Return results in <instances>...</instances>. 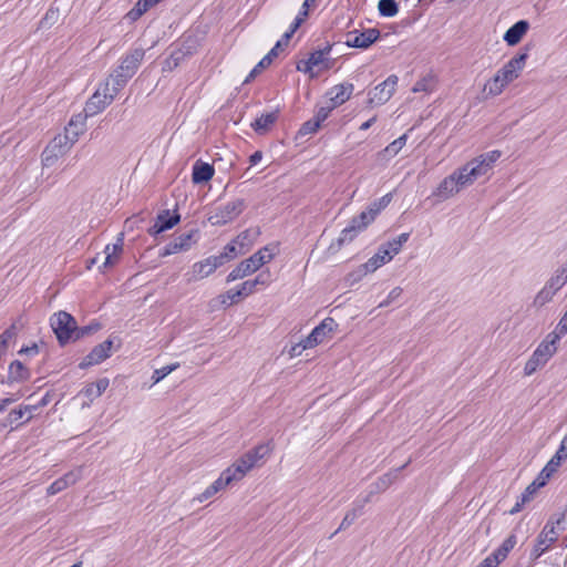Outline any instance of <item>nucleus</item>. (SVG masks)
I'll list each match as a JSON object with an SVG mask.
<instances>
[{
  "instance_id": "1",
  "label": "nucleus",
  "mask_w": 567,
  "mask_h": 567,
  "mask_svg": "<svg viewBox=\"0 0 567 567\" xmlns=\"http://www.w3.org/2000/svg\"><path fill=\"white\" fill-rule=\"evenodd\" d=\"M528 58V48L525 47L514 58H512L503 68H501L494 78L488 82V91L492 95H499L505 86L519 76Z\"/></svg>"
},
{
  "instance_id": "2",
  "label": "nucleus",
  "mask_w": 567,
  "mask_h": 567,
  "mask_svg": "<svg viewBox=\"0 0 567 567\" xmlns=\"http://www.w3.org/2000/svg\"><path fill=\"white\" fill-rule=\"evenodd\" d=\"M565 519L566 509L549 517L533 548L535 558L540 557L558 539L559 533L565 530Z\"/></svg>"
},
{
  "instance_id": "3",
  "label": "nucleus",
  "mask_w": 567,
  "mask_h": 567,
  "mask_svg": "<svg viewBox=\"0 0 567 567\" xmlns=\"http://www.w3.org/2000/svg\"><path fill=\"white\" fill-rule=\"evenodd\" d=\"M72 128H64V133L55 135L41 154L43 166H52L61 156L65 155L76 143V133Z\"/></svg>"
},
{
  "instance_id": "4",
  "label": "nucleus",
  "mask_w": 567,
  "mask_h": 567,
  "mask_svg": "<svg viewBox=\"0 0 567 567\" xmlns=\"http://www.w3.org/2000/svg\"><path fill=\"white\" fill-rule=\"evenodd\" d=\"M274 249L269 246H265L249 258L240 261L227 276L226 282L229 284L231 281L243 279L259 268H261L265 264H268L274 258Z\"/></svg>"
},
{
  "instance_id": "5",
  "label": "nucleus",
  "mask_w": 567,
  "mask_h": 567,
  "mask_svg": "<svg viewBox=\"0 0 567 567\" xmlns=\"http://www.w3.org/2000/svg\"><path fill=\"white\" fill-rule=\"evenodd\" d=\"M75 322L74 317L66 311H59L51 317L50 323L60 346L72 341Z\"/></svg>"
},
{
  "instance_id": "6",
  "label": "nucleus",
  "mask_w": 567,
  "mask_h": 567,
  "mask_svg": "<svg viewBox=\"0 0 567 567\" xmlns=\"http://www.w3.org/2000/svg\"><path fill=\"white\" fill-rule=\"evenodd\" d=\"M246 208V202L243 198H237L226 203L216 208V210L208 217V221L213 226H224L235 220Z\"/></svg>"
},
{
  "instance_id": "7",
  "label": "nucleus",
  "mask_w": 567,
  "mask_h": 567,
  "mask_svg": "<svg viewBox=\"0 0 567 567\" xmlns=\"http://www.w3.org/2000/svg\"><path fill=\"white\" fill-rule=\"evenodd\" d=\"M463 174L461 169L454 171L451 175L445 177L439 186L433 190L432 196L437 198L439 202L449 199L454 194L458 193L467 183H463Z\"/></svg>"
},
{
  "instance_id": "8",
  "label": "nucleus",
  "mask_w": 567,
  "mask_h": 567,
  "mask_svg": "<svg viewBox=\"0 0 567 567\" xmlns=\"http://www.w3.org/2000/svg\"><path fill=\"white\" fill-rule=\"evenodd\" d=\"M367 227V223H363L358 216L353 217L349 226L342 229L339 237L330 244L328 251L330 254L338 252L346 244L352 243Z\"/></svg>"
},
{
  "instance_id": "9",
  "label": "nucleus",
  "mask_w": 567,
  "mask_h": 567,
  "mask_svg": "<svg viewBox=\"0 0 567 567\" xmlns=\"http://www.w3.org/2000/svg\"><path fill=\"white\" fill-rule=\"evenodd\" d=\"M227 260V254H219L218 256H209L193 265L190 277L188 281H196L204 279L212 275L217 268L223 266Z\"/></svg>"
},
{
  "instance_id": "10",
  "label": "nucleus",
  "mask_w": 567,
  "mask_h": 567,
  "mask_svg": "<svg viewBox=\"0 0 567 567\" xmlns=\"http://www.w3.org/2000/svg\"><path fill=\"white\" fill-rule=\"evenodd\" d=\"M198 238V229H192L187 233H183L165 245L163 251L161 252V256L165 257L182 251H187L192 248V246H194L197 243Z\"/></svg>"
},
{
  "instance_id": "11",
  "label": "nucleus",
  "mask_w": 567,
  "mask_h": 567,
  "mask_svg": "<svg viewBox=\"0 0 567 567\" xmlns=\"http://www.w3.org/2000/svg\"><path fill=\"white\" fill-rule=\"evenodd\" d=\"M398 81L399 79L395 74L389 75L382 83L369 92L368 103L370 105H383L386 103L395 92Z\"/></svg>"
},
{
  "instance_id": "12",
  "label": "nucleus",
  "mask_w": 567,
  "mask_h": 567,
  "mask_svg": "<svg viewBox=\"0 0 567 567\" xmlns=\"http://www.w3.org/2000/svg\"><path fill=\"white\" fill-rule=\"evenodd\" d=\"M113 96L110 93V83L106 81L86 102L84 111L86 115L93 116L102 112L107 105L113 102Z\"/></svg>"
},
{
  "instance_id": "13",
  "label": "nucleus",
  "mask_w": 567,
  "mask_h": 567,
  "mask_svg": "<svg viewBox=\"0 0 567 567\" xmlns=\"http://www.w3.org/2000/svg\"><path fill=\"white\" fill-rule=\"evenodd\" d=\"M380 30L370 28L364 31L353 30L346 35V45L349 48L368 49L380 38Z\"/></svg>"
},
{
  "instance_id": "14",
  "label": "nucleus",
  "mask_w": 567,
  "mask_h": 567,
  "mask_svg": "<svg viewBox=\"0 0 567 567\" xmlns=\"http://www.w3.org/2000/svg\"><path fill=\"white\" fill-rule=\"evenodd\" d=\"M113 347V340L111 338L106 339L102 343L95 346L89 354H86L82 361L79 363L80 369H87L92 365L100 364L111 355V350Z\"/></svg>"
},
{
  "instance_id": "15",
  "label": "nucleus",
  "mask_w": 567,
  "mask_h": 567,
  "mask_svg": "<svg viewBox=\"0 0 567 567\" xmlns=\"http://www.w3.org/2000/svg\"><path fill=\"white\" fill-rule=\"evenodd\" d=\"M463 174V183H467L468 185L473 184L477 178L486 175L492 167L488 163H485L480 156L473 158L471 162L466 163L464 166L460 167Z\"/></svg>"
},
{
  "instance_id": "16",
  "label": "nucleus",
  "mask_w": 567,
  "mask_h": 567,
  "mask_svg": "<svg viewBox=\"0 0 567 567\" xmlns=\"http://www.w3.org/2000/svg\"><path fill=\"white\" fill-rule=\"evenodd\" d=\"M144 55L145 51L142 48H136L130 51L122 58L120 65L116 68L117 72L124 73L132 79L138 70Z\"/></svg>"
},
{
  "instance_id": "17",
  "label": "nucleus",
  "mask_w": 567,
  "mask_h": 567,
  "mask_svg": "<svg viewBox=\"0 0 567 567\" xmlns=\"http://www.w3.org/2000/svg\"><path fill=\"white\" fill-rule=\"evenodd\" d=\"M337 326V322L332 318L323 319L316 328H313L310 334L305 338L306 347L315 348L320 344L324 337L332 332Z\"/></svg>"
},
{
  "instance_id": "18",
  "label": "nucleus",
  "mask_w": 567,
  "mask_h": 567,
  "mask_svg": "<svg viewBox=\"0 0 567 567\" xmlns=\"http://www.w3.org/2000/svg\"><path fill=\"white\" fill-rule=\"evenodd\" d=\"M565 460H567V434L563 437L558 450L547 462L540 473L549 480L557 472Z\"/></svg>"
},
{
  "instance_id": "19",
  "label": "nucleus",
  "mask_w": 567,
  "mask_h": 567,
  "mask_svg": "<svg viewBox=\"0 0 567 567\" xmlns=\"http://www.w3.org/2000/svg\"><path fill=\"white\" fill-rule=\"evenodd\" d=\"M181 220V216L177 213L173 215L169 214V210H163L156 217L154 225L148 229V234L151 236H157L158 234L173 228Z\"/></svg>"
},
{
  "instance_id": "20",
  "label": "nucleus",
  "mask_w": 567,
  "mask_h": 567,
  "mask_svg": "<svg viewBox=\"0 0 567 567\" xmlns=\"http://www.w3.org/2000/svg\"><path fill=\"white\" fill-rule=\"evenodd\" d=\"M287 45L278 40L275 47L255 65V68L249 72L247 78L244 81V84L251 82L257 74L261 72V70L268 68L274 59H276L279 54V51H282Z\"/></svg>"
},
{
  "instance_id": "21",
  "label": "nucleus",
  "mask_w": 567,
  "mask_h": 567,
  "mask_svg": "<svg viewBox=\"0 0 567 567\" xmlns=\"http://www.w3.org/2000/svg\"><path fill=\"white\" fill-rule=\"evenodd\" d=\"M353 89L354 86L352 83H342L334 85L327 92L329 103L334 109L342 105L351 97Z\"/></svg>"
},
{
  "instance_id": "22",
  "label": "nucleus",
  "mask_w": 567,
  "mask_h": 567,
  "mask_svg": "<svg viewBox=\"0 0 567 567\" xmlns=\"http://www.w3.org/2000/svg\"><path fill=\"white\" fill-rule=\"evenodd\" d=\"M280 111L279 109H275L271 112L264 113L259 117H257L251 124V128L258 135L267 134L275 123L279 120Z\"/></svg>"
},
{
  "instance_id": "23",
  "label": "nucleus",
  "mask_w": 567,
  "mask_h": 567,
  "mask_svg": "<svg viewBox=\"0 0 567 567\" xmlns=\"http://www.w3.org/2000/svg\"><path fill=\"white\" fill-rule=\"evenodd\" d=\"M411 463V458L403 464L402 466L394 468L382 476H380L372 485H371V494H378L386 491L399 477L401 471H403Z\"/></svg>"
},
{
  "instance_id": "24",
  "label": "nucleus",
  "mask_w": 567,
  "mask_h": 567,
  "mask_svg": "<svg viewBox=\"0 0 567 567\" xmlns=\"http://www.w3.org/2000/svg\"><path fill=\"white\" fill-rule=\"evenodd\" d=\"M31 378V371L19 360H13L8 369L7 383H22Z\"/></svg>"
},
{
  "instance_id": "25",
  "label": "nucleus",
  "mask_w": 567,
  "mask_h": 567,
  "mask_svg": "<svg viewBox=\"0 0 567 567\" xmlns=\"http://www.w3.org/2000/svg\"><path fill=\"white\" fill-rule=\"evenodd\" d=\"M271 451H272V446H271L270 442H268V443L258 444L257 446L247 451L241 456H244V458L246 460L248 465L251 468H254L255 466L258 465L259 461H262L264 458H266L271 453Z\"/></svg>"
},
{
  "instance_id": "26",
  "label": "nucleus",
  "mask_w": 567,
  "mask_h": 567,
  "mask_svg": "<svg viewBox=\"0 0 567 567\" xmlns=\"http://www.w3.org/2000/svg\"><path fill=\"white\" fill-rule=\"evenodd\" d=\"M528 29V21L519 20L505 32L503 39L508 45H516L520 42L522 38L527 33Z\"/></svg>"
},
{
  "instance_id": "27",
  "label": "nucleus",
  "mask_w": 567,
  "mask_h": 567,
  "mask_svg": "<svg viewBox=\"0 0 567 567\" xmlns=\"http://www.w3.org/2000/svg\"><path fill=\"white\" fill-rule=\"evenodd\" d=\"M215 169L213 165L196 161L193 166L192 181L194 184H203L210 181L214 176Z\"/></svg>"
},
{
  "instance_id": "28",
  "label": "nucleus",
  "mask_w": 567,
  "mask_h": 567,
  "mask_svg": "<svg viewBox=\"0 0 567 567\" xmlns=\"http://www.w3.org/2000/svg\"><path fill=\"white\" fill-rule=\"evenodd\" d=\"M331 50L332 45L328 43L324 48L311 52L308 58L310 64L313 66H321L323 70L330 69L332 63L327 58V55L331 52Z\"/></svg>"
},
{
  "instance_id": "29",
  "label": "nucleus",
  "mask_w": 567,
  "mask_h": 567,
  "mask_svg": "<svg viewBox=\"0 0 567 567\" xmlns=\"http://www.w3.org/2000/svg\"><path fill=\"white\" fill-rule=\"evenodd\" d=\"M110 384V381L107 378L99 379L96 382L89 383L84 386V389L81 391L82 394H84L90 401H93L94 399L102 395V393L105 392Z\"/></svg>"
},
{
  "instance_id": "30",
  "label": "nucleus",
  "mask_w": 567,
  "mask_h": 567,
  "mask_svg": "<svg viewBox=\"0 0 567 567\" xmlns=\"http://www.w3.org/2000/svg\"><path fill=\"white\" fill-rule=\"evenodd\" d=\"M32 417V415H27L25 411H23L22 405H20L18 409H13L9 412L6 419V425H10L11 429L14 430L30 422Z\"/></svg>"
},
{
  "instance_id": "31",
  "label": "nucleus",
  "mask_w": 567,
  "mask_h": 567,
  "mask_svg": "<svg viewBox=\"0 0 567 567\" xmlns=\"http://www.w3.org/2000/svg\"><path fill=\"white\" fill-rule=\"evenodd\" d=\"M391 259H392L391 255H389L386 249L381 248V246H380L378 251L371 258H369L367 262L363 264V267L368 271L373 272L382 265L389 262Z\"/></svg>"
},
{
  "instance_id": "32",
  "label": "nucleus",
  "mask_w": 567,
  "mask_h": 567,
  "mask_svg": "<svg viewBox=\"0 0 567 567\" xmlns=\"http://www.w3.org/2000/svg\"><path fill=\"white\" fill-rule=\"evenodd\" d=\"M408 141V134L404 133L396 140H394L392 143H390L384 150L378 153V156L382 159H390L394 157L402 147L406 144Z\"/></svg>"
},
{
  "instance_id": "33",
  "label": "nucleus",
  "mask_w": 567,
  "mask_h": 567,
  "mask_svg": "<svg viewBox=\"0 0 567 567\" xmlns=\"http://www.w3.org/2000/svg\"><path fill=\"white\" fill-rule=\"evenodd\" d=\"M548 478L542 473L525 488L518 499L526 504L533 499L534 494L543 486L547 484Z\"/></svg>"
},
{
  "instance_id": "34",
  "label": "nucleus",
  "mask_w": 567,
  "mask_h": 567,
  "mask_svg": "<svg viewBox=\"0 0 567 567\" xmlns=\"http://www.w3.org/2000/svg\"><path fill=\"white\" fill-rule=\"evenodd\" d=\"M361 515H363L362 505L353 503V507L346 513L343 519L341 520L340 526L333 534H331V536L329 538H332L340 530H343V529H347L348 527H350L354 523V520L358 517H360Z\"/></svg>"
},
{
  "instance_id": "35",
  "label": "nucleus",
  "mask_w": 567,
  "mask_h": 567,
  "mask_svg": "<svg viewBox=\"0 0 567 567\" xmlns=\"http://www.w3.org/2000/svg\"><path fill=\"white\" fill-rule=\"evenodd\" d=\"M130 80L131 78L126 74L117 72L116 69L114 70V72L106 80L109 81L110 85L112 84V87H110V93L112 94L113 99L127 84Z\"/></svg>"
},
{
  "instance_id": "36",
  "label": "nucleus",
  "mask_w": 567,
  "mask_h": 567,
  "mask_svg": "<svg viewBox=\"0 0 567 567\" xmlns=\"http://www.w3.org/2000/svg\"><path fill=\"white\" fill-rule=\"evenodd\" d=\"M517 544V538L515 534H511L502 545L495 549L492 555L497 558L499 563L506 559L508 553L515 547Z\"/></svg>"
},
{
  "instance_id": "37",
  "label": "nucleus",
  "mask_w": 567,
  "mask_h": 567,
  "mask_svg": "<svg viewBox=\"0 0 567 567\" xmlns=\"http://www.w3.org/2000/svg\"><path fill=\"white\" fill-rule=\"evenodd\" d=\"M410 234L403 233L392 240L381 245V248H385L391 258H393L401 250L402 246L409 240Z\"/></svg>"
},
{
  "instance_id": "38",
  "label": "nucleus",
  "mask_w": 567,
  "mask_h": 567,
  "mask_svg": "<svg viewBox=\"0 0 567 567\" xmlns=\"http://www.w3.org/2000/svg\"><path fill=\"white\" fill-rule=\"evenodd\" d=\"M557 343V336L554 333H548L536 349L540 350L546 358L550 359L556 353Z\"/></svg>"
},
{
  "instance_id": "39",
  "label": "nucleus",
  "mask_w": 567,
  "mask_h": 567,
  "mask_svg": "<svg viewBox=\"0 0 567 567\" xmlns=\"http://www.w3.org/2000/svg\"><path fill=\"white\" fill-rule=\"evenodd\" d=\"M567 282V271L566 267H561L560 269L556 270V274L546 282L545 286H547L550 290H553L554 293H556L558 290H560Z\"/></svg>"
},
{
  "instance_id": "40",
  "label": "nucleus",
  "mask_w": 567,
  "mask_h": 567,
  "mask_svg": "<svg viewBox=\"0 0 567 567\" xmlns=\"http://www.w3.org/2000/svg\"><path fill=\"white\" fill-rule=\"evenodd\" d=\"M227 485L228 483L224 481V476L220 474V476L215 482H213L202 494L197 496V501L202 503L210 498Z\"/></svg>"
},
{
  "instance_id": "41",
  "label": "nucleus",
  "mask_w": 567,
  "mask_h": 567,
  "mask_svg": "<svg viewBox=\"0 0 567 567\" xmlns=\"http://www.w3.org/2000/svg\"><path fill=\"white\" fill-rule=\"evenodd\" d=\"M378 10L381 17L392 18L399 12V4L395 0H380Z\"/></svg>"
},
{
  "instance_id": "42",
  "label": "nucleus",
  "mask_w": 567,
  "mask_h": 567,
  "mask_svg": "<svg viewBox=\"0 0 567 567\" xmlns=\"http://www.w3.org/2000/svg\"><path fill=\"white\" fill-rule=\"evenodd\" d=\"M101 329V324L99 322H91L87 326L79 327L75 322V330L72 337V342H75L86 336H90Z\"/></svg>"
},
{
  "instance_id": "43",
  "label": "nucleus",
  "mask_w": 567,
  "mask_h": 567,
  "mask_svg": "<svg viewBox=\"0 0 567 567\" xmlns=\"http://www.w3.org/2000/svg\"><path fill=\"white\" fill-rule=\"evenodd\" d=\"M381 210H382L381 207H379L374 200L373 203H371L368 206L367 210L361 212L358 215V217L363 223H367V226H369L370 224H372L374 221L375 217L381 213Z\"/></svg>"
},
{
  "instance_id": "44",
  "label": "nucleus",
  "mask_w": 567,
  "mask_h": 567,
  "mask_svg": "<svg viewBox=\"0 0 567 567\" xmlns=\"http://www.w3.org/2000/svg\"><path fill=\"white\" fill-rule=\"evenodd\" d=\"M187 52L183 49H175L171 52L169 56L165 60V69L173 70L177 68L186 56Z\"/></svg>"
},
{
  "instance_id": "45",
  "label": "nucleus",
  "mask_w": 567,
  "mask_h": 567,
  "mask_svg": "<svg viewBox=\"0 0 567 567\" xmlns=\"http://www.w3.org/2000/svg\"><path fill=\"white\" fill-rule=\"evenodd\" d=\"M221 474L224 476V481H226L228 485L233 482L240 481L246 475L245 471L240 470L234 464L223 471Z\"/></svg>"
},
{
  "instance_id": "46",
  "label": "nucleus",
  "mask_w": 567,
  "mask_h": 567,
  "mask_svg": "<svg viewBox=\"0 0 567 567\" xmlns=\"http://www.w3.org/2000/svg\"><path fill=\"white\" fill-rule=\"evenodd\" d=\"M83 476V466H78L61 476L66 487L76 484Z\"/></svg>"
},
{
  "instance_id": "47",
  "label": "nucleus",
  "mask_w": 567,
  "mask_h": 567,
  "mask_svg": "<svg viewBox=\"0 0 567 567\" xmlns=\"http://www.w3.org/2000/svg\"><path fill=\"white\" fill-rule=\"evenodd\" d=\"M65 128H72L71 131L76 133L78 141L85 128V116H82L81 114L72 116Z\"/></svg>"
},
{
  "instance_id": "48",
  "label": "nucleus",
  "mask_w": 567,
  "mask_h": 567,
  "mask_svg": "<svg viewBox=\"0 0 567 567\" xmlns=\"http://www.w3.org/2000/svg\"><path fill=\"white\" fill-rule=\"evenodd\" d=\"M241 299L239 293H236V289H229L226 292L218 296V300L224 308H228Z\"/></svg>"
},
{
  "instance_id": "49",
  "label": "nucleus",
  "mask_w": 567,
  "mask_h": 567,
  "mask_svg": "<svg viewBox=\"0 0 567 567\" xmlns=\"http://www.w3.org/2000/svg\"><path fill=\"white\" fill-rule=\"evenodd\" d=\"M555 295L556 293H554L553 290H550L547 286H544V288L536 295V297L534 299V306H536V307L545 306L547 302H549L553 299V297Z\"/></svg>"
},
{
  "instance_id": "50",
  "label": "nucleus",
  "mask_w": 567,
  "mask_h": 567,
  "mask_svg": "<svg viewBox=\"0 0 567 567\" xmlns=\"http://www.w3.org/2000/svg\"><path fill=\"white\" fill-rule=\"evenodd\" d=\"M178 367V363H173L169 365H165L161 369H156L152 375L153 384L158 383L161 380H163L166 375L176 370Z\"/></svg>"
},
{
  "instance_id": "51",
  "label": "nucleus",
  "mask_w": 567,
  "mask_h": 567,
  "mask_svg": "<svg viewBox=\"0 0 567 567\" xmlns=\"http://www.w3.org/2000/svg\"><path fill=\"white\" fill-rule=\"evenodd\" d=\"M320 127L318 121L313 117L305 122L298 131V135L306 136L316 133Z\"/></svg>"
},
{
  "instance_id": "52",
  "label": "nucleus",
  "mask_w": 567,
  "mask_h": 567,
  "mask_svg": "<svg viewBox=\"0 0 567 567\" xmlns=\"http://www.w3.org/2000/svg\"><path fill=\"white\" fill-rule=\"evenodd\" d=\"M17 334V327L14 323H12L9 328H7L1 334H0V347H3L4 350H7L8 344L12 338H14Z\"/></svg>"
},
{
  "instance_id": "53",
  "label": "nucleus",
  "mask_w": 567,
  "mask_h": 567,
  "mask_svg": "<svg viewBox=\"0 0 567 567\" xmlns=\"http://www.w3.org/2000/svg\"><path fill=\"white\" fill-rule=\"evenodd\" d=\"M256 289H257L256 286L254 285V282L250 279V280H246L241 285H239L236 288V293H239L241 296V298H246V297L252 295L256 291Z\"/></svg>"
},
{
  "instance_id": "54",
  "label": "nucleus",
  "mask_w": 567,
  "mask_h": 567,
  "mask_svg": "<svg viewBox=\"0 0 567 567\" xmlns=\"http://www.w3.org/2000/svg\"><path fill=\"white\" fill-rule=\"evenodd\" d=\"M59 11L50 9L40 21V28H50L58 19Z\"/></svg>"
},
{
  "instance_id": "55",
  "label": "nucleus",
  "mask_w": 567,
  "mask_h": 567,
  "mask_svg": "<svg viewBox=\"0 0 567 567\" xmlns=\"http://www.w3.org/2000/svg\"><path fill=\"white\" fill-rule=\"evenodd\" d=\"M550 333L556 334L558 341L561 339V337L567 334V310H566V313L560 318L555 330L551 331Z\"/></svg>"
},
{
  "instance_id": "56",
  "label": "nucleus",
  "mask_w": 567,
  "mask_h": 567,
  "mask_svg": "<svg viewBox=\"0 0 567 567\" xmlns=\"http://www.w3.org/2000/svg\"><path fill=\"white\" fill-rule=\"evenodd\" d=\"M301 24H302V23H300V20H299V19H295V20H293V22L290 24L289 30H287V31L282 34V37H281L280 41H281L282 43H285L286 45H288V43H289L290 39H291V38H292V35L295 34V32L300 28V25H301Z\"/></svg>"
},
{
  "instance_id": "57",
  "label": "nucleus",
  "mask_w": 567,
  "mask_h": 567,
  "mask_svg": "<svg viewBox=\"0 0 567 567\" xmlns=\"http://www.w3.org/2000/svg\"><path fill=\"white\" fill-rule=\"evenodd\" d=\"M544 367L540 362H538V359H536L533 354L527 360L524 367V373L525 375H532L537 371L538 368Z\"/></svg>"
},
{
  "instance_id": "58",
  "label": "nucleus",
  "mask_w": 567,
  "mask_h": 567,
  "mask_svg": "<svg viewBox=\"0 0 567 567\" xmlns=\"http://www.w3.org/2000/svg\"><path fill=\"white\" fill-rule=\"evenodd\" d=\"M333 110L334 107H332V105L328 102L327 106L319 107L313 118L321 125V123L328 118Z\"/></svg>"
},
{
  "instance_id": "59",
  "label": "nucleus",
  "mask_w": 567,
  "mask_h": 567,
  "mask_svg": "<svg viewBox=\"0 0 567 567\" xmlns=\"http://www.w3.org/2000/svg\"><path fill=\"white\" fill-rule=\"evenodd\" d=\"M403 290L402 288L400 287H395L393 288L385 300H383L382 302H380L379 305V308H384V307H388L392 301H394L395 299H398L401 295H402Z\"/></svg>"
},
{
  "instance_id": "60",
  "label": "nucleus",
  "mask_w": 567,
  "mask_h": 567,
  "mask_svg": "<svg viewBox=\"0 0 567 567\" xmlns=\"http://www.w3.org/2000/svg\"><path fill=\"white\" fill-rule=\"evenodd\" d=\"M370 271H368L363 265H361L357 270L350 272L347 277V280L350 282V284H354L359 280L362 279V277H364L367 274H369Z\"/></svg>"
},
{
  "instance_id": "61",
  "label": "nucleus",
  "mask_w": 567,
  "mask_h": 567,
  "mask_svg": "<svg viewBox=\"0 0 567 567\" xmlns=\"http://www.w3.org/2000/svg\"><path fill=\"white\" fill-rule=\"evenodd\" d=\"M66 487V485L64 484V482L61 480V477H59L58 480H55L48 488H47V494L48 495H55L62 491H64Z\"/></svg>"
},
{
  "instance_id": "62",
  "label": "nucleus",
  "mask_w": 567,
  "mask_h": 567,
  "mask_svg": "<svg viewBox=\"0 0 567 567\" xmlns=\"http://www.w3.org/2000/svg\"><path fill=\"white\" fill-rule=\"evenodd\" d=\"M502 153L501 151L494 150L487 153H484L480 155L482 159H484L485 163H488L491 167L495 164V162L501 157Z\"/></svg>"
},
{
  "instance_id": "63",
  "label": "nucleus",
  "mask_w": 567,
  "mask_h": 567,
  "mask_svg": "<svg viewBox=\"0 0 567 567\" xmlns=\"http://www.w3.org/2000/svg\"><path fill=\"white\" fill-rule=\"evenodd\" d=\"M110 250H111L110 245H106L105 249H104V254L106 255L105 259H104V262H103V267L104 268H109V267L114 266L117 262V259H118V256L110 252Z\"/></svg>"
},
{
  "instance_id": "64",
  "label": "nucleus",
  "mask_w": 567,
  "mask_h": 567,
  "mask_svg": "<svg viewBox=\"0 0 567 567\" xmlns=\"http://www.w3.org/2000/svg\"><path fill=\"white\" fill-rule=\"evenodd\" d=\"M501 563L492 554L483 559L477 567H497Z\"/></svg>"
}]
</instances>
